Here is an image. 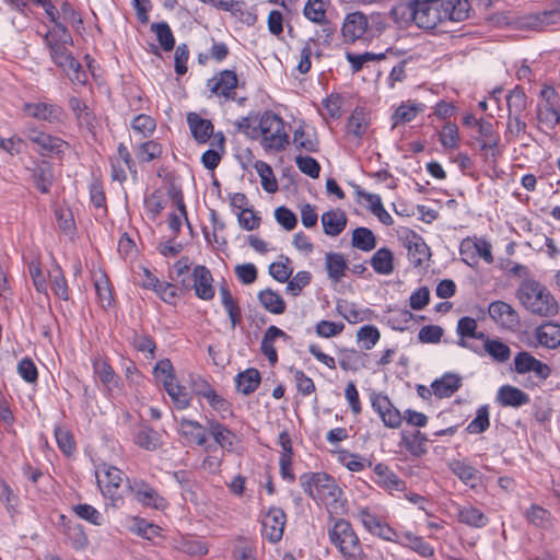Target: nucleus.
<instances>
[{"instance_id":"obj_8","label":"nucleus","mask_w":560,"mask_h":560,"mask_svg":"<svg viewBox=\"0 0 560 560\" xmlns=\"http://www.w3.org/2000/svg\"><path fill=\"white\" fill-rule=\"evenodd\" d=\"M95 476L103 494L109 497L114 505L122 501L119 488L124 480V472L120 469L103 464L97 467Z\"/></svg>"},{"instance_id":"obj_24","label":"nucleus","mask_w":560,"mask_h":560,"mask_svg":"<svg viewBox=\"0 0 560 560\" xmlns=\"http://www.w3.org/2000/svg\"><path fill=\"white\" fill-rule=\"evenodd\" d=\"M278 338L288 340L290 336L277 326H269L264 334L260 346L261 352L266 355L272 366L278 362V353L273 346Z\"/></svg>"},{"instance_id":"obj_30","label":"nucleus","mask_w":560,"mask_h":560,"mask_svg":"<svg viewBox=\"0 0 560 560\" xmlns=\"http://www.w3.org/2000/svg\"><path fill=\"white\" fill-rule=\"evenodd\" d=\"M462 385L458 375L446 373L440 380H435L431 384L433 394L439 398L451 397Z\"/></svg>"},{"instance_id":"obj_48","label":"nucleus","mask_w":560,"mask_h":560,"mask_svg":"<svg viewBox=\"0 0 560 560\" xmlns=\"http://www.w3.org/2000/svg\"><path fill=\"white\" fill-rule=\"evenodd\" d=\"M151 31L155 33L161 47L165 51H171L174 48L175 39L172 30L166 22L153 23L151 25Z\"/></svg>"},{"instance_id":"obj_26","label":"nucleus","mask_w":560,"mask_h":560,"mask_svg":"<svg viewBox=\"0 0 560 560\" xmlns=\"http://www.w3.org/2000/svg\"><path fill=\"white\" fill-rule=\"evenodd\" d=\"M324 233L329 236H338L347 225V215L340 210H330L322 214Z\"/></svg>"},{"instance_id":"obj_51","label":"nucleus","mask_w":560,"mask_h":560,"mask_svg":"<svg viewBox=\"0 0 560 560\" xmlns=\"http://www.w3.org/2000/svg\"><path fill=\"white\" fill-rule=\"evenodd\" d=\"M368 129V119L363 109H354L348 120L347 130L349 133L360 138Z\"/></svg>"},{"instance_id":"obj_11","label":"nucleus","mask_w":560,"mask_h":560,"mask_svg":"<svg viewBox=\"0 0 560 560\" xmlns=\"http://www.w3.org/2000/svg\"><path fill=\"white\" fill-rule=\"evenodd\" d=\"M287 523V515L280 508H270L261 521V533L270 542L281 540Z\"/></svg>"},{"instance_id":"obj_5","label":"nucleus","mask_w":560,"mask_h":560,"mask_svg":"<svg viewBox=\"0 0 560 560\" xmlns=\"http://www.w3.org/2000/svg\"><path fill=\"white\" fill-rule=\"evenodd\" d=\"M258 138L261 147L269 152L281 151L289 143L283 120L271 112L264 113L259 118Z\"/></svg>"},{"instance_id":"obj_21","label":"nucleus","mask_w":560,"mask_h":560,"mask_svg":"<svg viewBox=\"0 0 560 560\" xmlns=\"http://www.w3.org/2000/svg\"><path fill=\"white\" fill-rule=\"evenodd\" d=\"M428 443L429 439L419 430L401 432L400 445L415 457H422L428 453Z\"/></svg>"},{"instance_id":"obj_56","label":"nucleus","mask_w":560,"mask_h":560,"mask_svg":"<svg viewBox=\"0 0 560 560\" xmlns=\"http://www.w3.org/2000/svg\"><path fill=\"white\" fill-rule=\"evenodd\" d=\"M131 127L136 133H139L140 136L145 138L153 133L156 124L151 116L140 114L133 118Z\"/></svg>"},{"instance_id":"obj_52","label":"nucleus","mask_w":560,"mask_h":560,"mask_svg":"<svg viewBox=\"0 0 560 560\" xmlns=\"http://www.w3.org/2000/svg\"><path fill=\"white\" fill-rule=\"evenodd\" d=\"M95 291L100 303L104 308L109 307L114 301L109 279L106 275H101L94 282Z\"/></svg>"},{"instance_id":"obj_4","label":"nucleus","mask_w":560,"mask_h":560,"mask_svg":"<svg viewBox=\"0 0 560 560\" xmlns=\"http://www.w3.org/2000/svg\"><path fill=\"white\" fill-rule=\"evenodd\" d=\"M328 536L345 560H362L364 558L361 541L349 521L336 520L334 526L328 530Z\"/></svg>"},{"instance_id":"obj_29","label":"nucleus","mask_w":560,"mask_h":560,"mask_svg":"<svg viewBox=\"0 0 560 560\" xmlns=\"http://www.w3.org/2000/svg\"><path fill=\"white\" fill-rule=\"evenodd\" d=\"M179 433L188 443L203 445L207 441L203 427L194 420L182 418L179 421Z\"/></svg>"},{"instance_id":"obj_10","label":"nucleus","mask_w":560,"mask_h":560,"mask_svg":"<svg viewBox=\"0 0 560 560\" xmlns=\"http://www.w3.org/2000/svg\"><path fill=\"white\" fill-rule=\"evenodd\" d=\"M22 112L36 120L56 125L63 119V109L61 106L48 102H27L22 106Z\"/></svg>"},{"instance_id":"obj_42","label":"nucleus","mask_w":560,"mask_h":560,"mask_svg":"<svg viewBox=\"0 0 560 560\" xmlns=\"http://www.w3.org/2000/svg\"><path fill=\"white\" fill-rule=\"evenodd\" d=\"M326 269L328 277L334 281H339L347 269V262L342 254L328 253L326 255Z\"/></svg>"},{"instance_id":"obj_38","label":"nucleus","mask_w":560,"mask_h":560,"mask_svg":"<svg viewBox=\"0 0 560 560\" xmlns=\"http://www.w3.org/2000/svg\"><path fill=\"white\" fill-rule=\"evenodd\" d=\"M293 143L296 149L305 150L306 152H317L319 149L316 133L302 127L294 131Z\"/></svg>"},{"instance_id":"obj_46","label":"nucleus","mask_w":560,"mask_h":560,"mask_svg":"<svg viewBox=\"0 0 560 560\" xmlns=\"http://www.w3.org/2000/svg\"><path fill=\"white\" fill-rule=\"evenodd\" d=\"M174 479L178 482L183 494L185 495L186 500H190L191 502L197 501V493L195 491L196 482L192 479V476L190 472L186 470H178L175 471L173 475Z\"/></svg>"},{"instance_id":"obj_43","label":"nucleus","mask_w":560,"mask_h":560,"mask_svg":"<svg viewBox=\"0 0 560 560\" xmlns=\"http://www.w3.org/2000/svg\"><path fill=\"white\" fill-rule=\"evenodd\" d=\"M0 503L4 505L10 515H14L20 505L19 494L2 479H0Z\"/></svg>"},{"instance_id":"obj_35","label":"nucleus","mask_w":560,"mask_h":560,"mask_svg":"<svg viewBox=\"0 0 560 560\" xmlns=\"http://www.w3.org/2000/svg\"><path fill=\"white\" fill-rule=\"evenodd\" d=\"M258 301L262 307L271 314L280 315L285 312L284 300L271 289L261 290L258 293Z\"/></svg>"},{"instance_id":"obj_41","label":"nucleus","mask_w":560,"mask_h":560,"mask_svg":"<svg viewBox=\"0 0 560 560\" xmlns=\"http://www.w3.org/2000/svg\"><path fill=\"white\" fill-rule=\"evenodd\" d=\"M93 370L98 375L101 382L107 387L118 386L120 378L107 361L101 358L93 360Z\"/></svg>"},{"instance_id":"obj_49","label":"nucleus","mask_w":560,"mask_h":560,"mask_svg":"<svg viewBox=\"0 0 560 560\" xmlns=\"http://www.w3.org/2000/svg\"><path fill=\"white\" fill-rule=\"evenodd\" d=\"M483 350L498 362L508 361L511 354L509 346L499 339H486Z\"/></svg>"},{"instance_id":"obj_28","label":"nucleus","mask_w":560,"mask_h":560,"mask_svg":"<svg viewBox=\"0 0 560 560\" xmlns=\"http://www.w3.org/2000/svg\"><path fill=\"white\" fill-rule=\"evenodd\" d=\"M207 429L213 440L224 450L232 451L235 441V434L224 424L217 420H207Z\"/></svg>"},{"instance_id":"obj_62","label":"nucleus","mask_w":560,"mask_h":560,"mask_svg":"<svg viewBox=\"0 0 560 560\" xmlns=\"http://www.w3.org/2000/svg\"><path fill=\"white\" fill-rule=\"evenodd\" d=\"M66 535L71 546L77 550L84 549L89 542L88 536L80 524L69 525Z\"/></svg>"},{"instance_id":"obj_9","label":"nucleus","mask_w":560,"mask_h":560,"mask_svg":"<svg viewBox=\"0 0 560 560\" xmlns=\"http://www.w3.org/2000/svg\"><path fill=\"white\" fill-rule=\"evenodd\" d=\"M127 490L144 506L163 511L168 506L165 498L141 479L128 480Z\"/></svg>"},{"instance_id":"obj_40","label":"nucleus","mask_w":560,"mask_h":560,"mask_svg":"<svg viewBox=\"0 0 560 560\" xmlns=\"http://www.w3.org/2000/svg\"><path fill=\"white\" fill-rule=\"evenodd\" d=\"M351 244L360 250L371 252L376 247V237L369 228H357L352 232Z\"/></svg>"},{"instance_id":"obj_25","label":"nucleus","mask_w":560,"mask_h":560,"mask_svg":"<svg viewBox=\"0 0 560 560\" xmlns=\"http://www.w3.org/2000/svg\"><path fill=\"white\" fill-rule=\"evenodd\" d=\"M448 469L465 485L475 488L480 478V472L477 468L468 464L466 460L453 459L447 464Z\"/></svg>"},{"instance_id":"obj_37","label":"nucleus","mask_w":560,"mask_h":560,"mask_svg":"<svg viewBox=\"0 0 560 560\" xmlns=\"http://www.w3.org/2000/svg\"><path fill=\"white\" fill-rule=\"evenodd\" d=\"M508 116H526L527 96L523 89L516 86L506 96Z\"/></svg>"},{"instance_id":"obj_6","label":"nucleus","mask_w":560,"mask_h":560,"mask_svg":"<svg viewBox=\"0 0 560 560\" xmlns=\"http://www.w3.org/2000/svg\"><path fill=\"white\" fill-rule=\"evenodd\" d=\"M44 42L49 48V55L52 62L60 68L70 78V80L83 83L86 77L85 72L82 70V66L67 49V39L57 40L50 38V35H45Z\"/></svg>"},{"instance_id":"obj_23","label":"nucleus","mask_w":560,"mask_h":560,"mask_svg":"<svg viewBox=\"0 0 560 560\" xmlns=\"http://www.w3.org/2000/svg\"><path fill=\"white\" fill-rule=\"evenodd\" d=\"M457 521L471 528H483L489 523V517L478 508L471 504L457 506Z\"/></svg>"},{"instance_id":"obj_20","label":"nucleus","mask_w":560,"mask_h":560,"mask_svg":"<svg viewBox=\"0 0 560 560\" xmlns=\"http://www.w3.org/2000/svg\"><path fill=\"white\" fill-rule=\"evenodd\" d=\"M194 284L196 295L205 301L212 300L214 296V288L212 285V275L205 266H197L192 271Z\"/></svg>"},{"instance_id":"obj_39","label":"nucleus","mask_w":560,"mask_h":560,"mask_svg":"<svg viewBox=\"0 0 560 560\" xmlns=\"http://www.w3.org/2000/svg\"><path fill=\"white\" fill-rule=\"evenodd\" d=\"M359 195L369 202V210L385 225H392L394 220L386 211L382 203V199L376 194L359 191Z\"/></svg>"},{"instance_id":"obj_18","label":"nucleus","mask_w":560,"mask_h":560,"mask_svg":"<svg viewBox=\"0 0 560 560\" xmlns=\"http://www.w3.org/2000/svg\"><path fill=\"white\" fill-rule=\"evenodd\" d=\"M489 316L504 328H515L520 324L517 312L503 301L490 303L488 307Z\"/></svg>"},{"instance_id":"obj_50","label":"nucleus","mask_w":560,"mask_h":560,"mask_svg":"<svg viewBox=\"0 0 560 560\" xmlns=\"http://www.w3.org/2000/svg\"><path fill=\"white\" fill-rule=\"evenodd\" d=\"M311 281L312 275L310 271H298L293 278L287 281L288 284L285 293L292 296H298L301 294L302 290L311 283Z\"/></svg>"},{"instance_id":"obj_57","label":"nucleus","mask_w":560,"mask_h":560,"mask_svg":"<svg viewBox=\"0 0 560 560\" xmlns=\"http://www.w3.org/2000/svg\"><path fill=\"white\" fill-rule=\"evenodd\" d=\"M380 331L373 325H364L357 332V338L365 350H371L380 340Z\"/></svg>"},{"instance_id":"obj_7","label":"nucleus","mask_w":560,"mask_h":560,"mask_svg":"<svg viewBox=\"0 0 560 560\" xmlns=\"http://www.w3.org/2000/svg\"><path fill=\"white\" fill-rule=\"evenodd\" d=\"M23 135L26 140L36 145V150L42 156L59 155L68 148V143L62 139L39 130L33 125L27 126L23 130Z\"/></svg>"},{"instance_id":"obj_64","label":"nucleus","mask_w":560,"mask_h":560,"mask_svg":"<svg viewBox=\"0 0 560 560\" xmlns=\"http://www.w3.org/2000/svg\"><path fill=\"white\" fill-rule=\"evenodd\" d=\"M72 510L80 518L88 521L93 525L102 524V514L90 504H77Z\"/></svg>"},{"instance_id":"obj_54","label":"nucleus","mask_w":560,"mask_h":560,"mask_svg":"<svg viewBox=\"0 0 560 560\" xmlns=\"http://www.w3.org/2000/svg\"><path fill=\"white\" fill-rule=\"evenodd\" d=\"M420 107L411 103H402L393 114V127L399 124H406L413 120L419 113Z\"/></svg>"},{"instance_id":"obj_1","label":"nucleus","mask_w":560,"mask_h":560,"mask_svg":"<svg viewBox=\"0 0 560 560\" xmlns=\"http://www.w3.org/2000/svg\"><path fill=\"white\" fill-rule=\"evenodd\" d=\"M469 9L468 0H407L394 7L390 13L430 31L446 22L466 20Z\"/></svg>"},{"instance_id":"obj_22","label":"nucleus","mask_w":560,"mask_h":560,"mask_svg":"<svg viewBox=\"0 0 560 560\" xmlns=\"http://www.w3.org/2000/svg\"><path fill=\"white\" fill-rule=\"evenodd\" d=\"M529 400L525 392L512 385L501 386L497 394V401L502 407L520 408L527 405Z\"/></svg>"},{"instance_id":"obj_53","label":"nucleus","mask_w":560,"mask_h":560,"mask_svg":"<svg viewBox=\"0 0 560 560\" xmlns=\"http://www.w3.org/2000/svg\"><path fill=\"white\" fill-rule=\"evenodd\" d=\"M489 425V409L485 405L477 409L476 418L468 423L466 431L470 434H480L488 430Z\"/></svg>"},{"instance_id":"obj_44","label":"nucleus","mask_w":560,"mask_h":560,"mask_svg":"<svg viewBox=\"0 0 560 560\" xmlns=\"http://www.w3.org/2000/svg\"><path fill=\"white\" fill-rule=\"evenodd\" d=\"M50 289L55 295L63 301L69 300V288L63 272L59 266H56L50 272Z\"/></svg>"},{"instance_id":"obj_33","label":"nucleus","mask_w":560,"mask_h":560,"mask_svg":"<svg viewBox=\"0 0 560 560\" xmlns=\"http://www.w3.org/2000/svg\"><path fill=\"white\" fill-rule=\"evenodd\" d=\"M402 547L410 548L418 555L424 558L433 557L434 548L427 542L422 537L412 534L411 532H406L401 534V542H399Z\"/></svg>"},{"instance_id":"obj_61","label":"nucleus","mask_w":560,"mask_h":560,"mask_svg":"<svg viewBox=\"0 0 560 560\" xmlns=\"http://www.w3.org/2000/svg\"><path fill=\"white\" fill-rule=\"evenodd\" d=\"M526 518L536 527L545 528L550 523V512L539 505L533 504L526 513Z\"/></svg>"},{"instance_id":"obj_31","label":"nucleus","mask_w":560,"mask_h":560,"mask_svg":"<svg viewBox=\"0 0 560 560\" xmlns=\"http://www.w3.org/2000/svg\"><path fill=\"white\" fill-rule=\"evenodd\" d=\"M260 373L257 369L249 368L240 372L235 377L236 389L243 395L254 393L260 384Z\"/></svg>"},{"instance_id":"obj_45","label":"nucleus","mask_w":560,"mask_h":560,"mask_svg":"<svg viewBox=\"0 0 560 560\" xmlns=\"http://www.w3.org/2000/svg\"><path fill=\"white\" fill-rule=\"evenodd\" d=\"M478 132L481 137L480 139V148L485 149H494L498 147L499 137L494 131V127L490 121L479 120L478 122Z\"/></svg>"},{"instance_id":"obj_2","label":"nucleus","mask_w":560,"mask_h":560,"mask_svg":"<svg viewBox=\"0 0 560 560\" xmlns=\"http://www.w3.org/2000/svg\"><path fill=\"white\" fill-rule=\"evenodd\" d=\"M517 298L530 313L539 316H553L558 313V304L550 291L540 282L526 279L518 290Z\"/></svg>"},{"instance_id":"obj_13","label":"nucleus","mask_w":560,"mask_h":560,"mask_svg":"<svg viewBox=\"0 0 560 560\" xmlns=\"http://www.w3.org/2000/svg\"><path fill=\"white\" fill-rule=\"evenodd\" d=\"M237 75L232 70H223L213 78L209 79L207 86L211 93L225 100H233L235 96V89L237 86Z\"/></svg>"},{"instance_id":"obj_36","label":"nucleus","mask_w":560,"mask_h":560,"mask_svg":"<svg viewBox=\"0 0 560 560\" xmlns=\"http://www.w3.org/2000/svg\"><path fill=\"white\" fill-rule=\"evenodd\" d=\"M162 382L164 389L177 409H186L190 405L191 398L185 386H182L170 380Z\"/></svg>"},{"instance_id":"obj_12","label":"nucleus","mask_w":560,"mask_h":560,"mask_svg":"<svg viewBox=\"0 0 560 560\" xmlns=\"http://www.w3.org/2000/svg\"><path fill=\"white\" fill-rule=\"evenodd\" d=\"M371 405L382 419L385 427L397 429L401 425L402 415L392 404L387 395L374 394L371 397Z\"/></svg>"},{"instance_id":"obj_34","label":"nucleus","mask_w":560,"mask_h":560,"mask_svg":"<svg viewBox=\"0 0 560 560\" xmlns=\"http://www.w3.org/2000/svg\"><path fill=\"white\" fill-rule=\"evenodd\" d=\"M371 266L373 270L378 275L392 273L394 270L393 252L387 247L377 249L371 258Z\"/></svg>"},{"instance_id":"obj_27","label":"nucleus","mask_w":560,"mask_h":560,"mask_svg":"<svg viewBox=\"0 0 560 560\" xmlns=\"http://www.w3.org/2000/svg\"><path fill=\"white\" fill-rule=\"evenodd\" d=\"M187 122L189 125L192 137L199 143H206L213 135V125L210 120L202 118L196 113L187 115Z\"/></svg>"},{"instance_id":"obj_47","label":"nucleus","mask_w":560,"mask_h":560,"mask_svg":"<svg viewBox=\"0 0 560 560\" xmlns=\"http://www.w3.org/2000/svg\"><path fill=\"white\" fill-rule=\"evenodd\" d=\"M439 140L446 150H454L459 147L458 127L455 124L447 122L439 132Z\"/></svg>"},{"instance_id":"obj_55","label":"nucleus","mask_w":560,"mask_h":560,"mask_svg":"<svg viewBox=\"0 0 560 560\" xmlns=\"http://www.w3.org/2000/svg\"><path fill=\"white\" fill-rule=\"evenodd\" d=\"M238 132H243L252 139H258L259 118L257 115L242 117L234 122Z\"/></svg>"},{"instance_id":"obj_17","label":"nucleus","mask_w":560,"mask_h":560,"mask_svg":"<svg viewBox=\"0 0 560 560\" xmlns=\"http://www.w3.org/2000/svg\"><path fill=\"white\" fill-rule=\"evenodd\" d=\"M133 443L145 451L154 452L161 447V434L147 423L140 422L133 427Z\"/></svg>"},{"instance_id":"obj_19","label":"nucleus","mask_w":560,"mask_h":560,"mask_svg":"<svg viewBox=\"0 0 560 560\" xmlns=\"http://www.w3.org/2000/svg\"><path fill=\"white\" fill-rule=\"evenodd\" d=\"M368 18L361 12H353L347 15L342 25V36L346 42L354 43L364 36L368 31Z\"/></svg>"},{"instance_id":"obj_60","label":"nucleus","mask_w":560,"mask_h":560,"mask_svg":"<svg viewBox=\"0 0 560 560\" xmlns=\"http://www.w3.org/2000/svg\"><path fill=\"white\" fill-rule=\"evenodd\" d=\"M290 372L293 374L296 388L300 394L303 396H310L316 390L313 380L308 377L302 370L291 368Z\"/></svg>"},{"instance_id":"obj_58","label":"nucleus","mask_w":560,"mask_h":560,"mask_svg":"<svg viewBox=\"0 0 560 560\" xmlns=\"http://www.w3.org/2000/svg\"><path fill=\"white\" fill-rule=\"evenodd\" d=\"M55 217L59 229L66 233L71 234L75 230L73 214L69 208L57 207L55 209Z\"/></svg>"},{"instance_id":"obj_15","label":"nucleus","mask_w":560,"mask_h":560,"mask_svg":"<svg viewBox=\"0 0 560 560\" xmlns=\"http://www.w3.org/2000/svg\"><path fill=\"white\" fill-rule=\"evenodd\" d=\"M303 14L308 21L322 26L326 38L331 37L335 27L327 20L326 4L323 0H307L303 8Z\"/></svg>"},{"instance_id":"obj_14","label":"nucleus","mask_w":560,"mask_h":560,"mask_svg":"<svg viewBox=\"0 0 560 560\" xmlns=\"http://www.w3.org/2000/svg\"><path fill=\"white\" fill-rule=\"evenodd\" d=\"M373 471L375 474L373 481L388 493L406 490V481L394 472L388 465L378 463L373 467Z\"/></svg>"},{"instance_id":"obj_59","label":"nucleus","mask_w":560,"mask_h":560,"mask_svg":"<svg viewBox=\"0 0 560 560\" xmlns=\"http://www.w3.org/2000/svg\"><path fill=\"white\" fill-rule=\"evenodd\" d=\"M339 365L343 371H358L363 366L362 355L355 350H345L339 358Z\"/></svg>"},{"instance_id":"obj_32","label":"nucleus","mask_w":560,"mask_h":560,"mask_svg":"<svg viewBox=\"0 0 560 560\" xmlns=\"http://www.w3.org/2000/svg\"><path fill=\"white\" fill-rule=\"evenodd\" d=\"M536 338L545 348L555 349L560 345V326L553 323L540 325L536 329Z\"/></svg>"},{"instance_id":"obj_16","label":"nucleus","mask_w":560,"mask_h":560,"mask_svg":"<svg viewBox=\"0 0 560 560\" xmlns=\"http://www.w3.org/2000/svg\"><path fill=\"white\" fill-rule=\"evenodd\" d=\"M406 247L408 259L413 267L422 266L431 256L430 248L424 240L411 230L406 235Z\"/></svg>"},{"instance_id":"obj_3","label":"nucleus","mask_w":560,"mask_h":560,"mask_svg":"<svg viewBox=\"0 0 560 560\" xmlns=\"http://www.w3.org/2000/svg\"><path fill=\"white\" fill-rule=\"evenodd\" d=\"M299 481L303 491L317 503L330 505L341 493L336 480L326 472H304Z\"/></svg>"},{"instance_id":"obj_63","label":"nucleus","mask_w":560,"mask_h":560,"mask_svg":"<svg viewBox=\"0 0 560 560\" xmlns=\"http://www.w3.org/2000/svg\"><path fill=\"white\" fill-rule=\"evenodd\" d=\"M55 438L59 448L66 454L71 455L75 450V443L71 432L65 428H55Z\"/></svg>"}]
</instances>
